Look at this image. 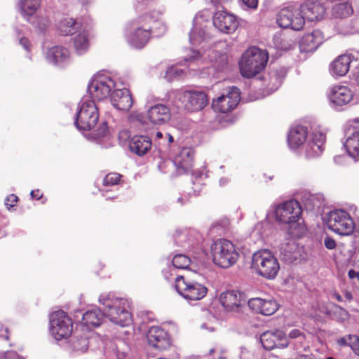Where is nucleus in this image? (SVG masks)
Masks as SVG:
<instances>
[{
	"instance_id": "19",
	"label": "nucleus",
	"mask_w": 359,
	"mask_h": 359,
	"mask_svg": "<svg viewBox=\"0 0 359 359\" xmlns=\"http://www.w3.org/2000/svg\"><path fill=\"white\" fill-rule=\"evenodd\" d=\"M213 25L221 32L230 34L236 31L238 26L236 17L226 11H217L213 16Z\"/></svg>"
},
{
	"instance_id": "54",
	"label": "nucleus",
	"mask_w": 359,
	"mask_h": 359,
	"mask_svg": "<svg viewBox=\"0 0 359 359\" xmlns=\"http://www.w3.org/2000/svg\"><path fill=\"white\" fill-rule=\"evenodd\" d=\"M17 200L18 197L14 194H11L6 198V205L10 208L13 207L15 205L14 203L16 202Z\"/></svg>"
},
{
	"instance_id": "63",
	"label": "nucleus",
	"mask_w": 359,
	"mask_h": 359,
	"mask_svg": "<svg viewBox=\"0 0 359 359\" xmlns=\"http://www.w3.org/2000/svg\"><path fill=\"white\" fill-rule=\"evenodd\" d=\"M201 329L203 330H208L209 331L212 332L214 330V327L212 326H208L205 323H203L201 325Z\"/></svg>"
},
{
	"instance_id": "7",
	"label": "nucleus",
	"mask_w": 359,
	"mask_h": 359,
	"mask_svg": "<svg viewBox=\"0 0 359 359\" xmlns=\"http://www.w3.org/2000/svg\"><path fill=\"white\" fill-rule=\"evenodd\" d=\"M327 227L342 236L351 235L355 229V222L351 215L343 210L329 212L325 217Z\"/></svg>"
},
{
	"instance_id": "17",
	"label": "nucleus",
	"mask_w": 359,
	"mask_h": 359,
	"mask_svg": "<svg viewBox=\"0 0 359 359\" xmlns=\"http://www.w3.org/2000/svg\"><path fill=\"white\" fill-rule=\"evenodd\" d=\"M41 5V0H19L18 6L22 17L29 22L38 27L41 30L45 28L48 24L46 19H41L38 22L35 18L36 12Z\"/></svg>"
},
{
	"instance_id": "29",
	"label": "nucleus",
	"mask_w": 359,
	"mask_h": 359,
	"mask_svg": "<svg viewBox=\"0 0 359 359\" xmlns=\"http://www.w3.org/2000/svg\"><path fill=\"white\" fill-rule=\"evenodd\" d=\"M351 62L352 57L351 55H340L330 64V72L334 76H344L348 72Z\"/></svg>"
},
{
	"instance_id": "55",
	"label": "nucleus",
	"mask_w": 359,
	"mask_h": 359,
	"mask_svg": "<svg viewBox=\"0 0 359 359\" xmlns=\"http://www.w3.org/2000/svg\"><path fill=\"white\" fill-rule=\"evenodd\" d=\"M243 3L248 8H256L258 0H242Z\"/></svg>"
},
{
	"instance_id": "43",
	"label": "nucleus",
	"mask_w": 359,
	"mask_h": 359,
	"mask_svg": "<svg viewBox=\"0 0 359 359\" xmlns=\"http://www.w3.org/2000/svg\"><path fill=\"white\" fill-rule=\"evenodd\" d=\"M151 25V36L153 34L155 36H161L165 34L168 30V27L164 22L155 20L152 15Z\"/></svg>"
},
{
	"instance_id": "21",
	"label": "nucleus",
	"mask_w": 359,
	"mask_h": 359,
	"mask_svg": "<svg viewBox=\"0 0 359 359\" xmlns=\"http://www.w3.org/2000/svg\"><path fill=\"white\" fill-rule=\"evenodd\" d=\"M248 305L255 312L264 316H271L278 309V303L271 297L251 298L248 300Z\"/></svg>"
},
{
	"instance_id": "44",
	"label": "nucleus",
	"mask_w": 359,
	"mask_h": 359,
	"mask_svg": "<svg viewBox=\"0 0 359 359\" xmlns=\"http://www.w3.org/2000/svg\"><path fill=\"white\" fill-rule=\"evenodd\" d=\"M88 347V341L86 338H73L71 340V348L74 352L77 353H83L87 351Z\"/></svg>"
},
{
	"instance_id": "62",
	"label": "nucleus",
	"mask_w": 359,
	"mask_h": 359,
	"mask_svg": "<svg viewBox=\"0 0 359 359\" xmlns=\"http://www.w3.org/2000/svg\"><path fill=\"white\" fill-rule=\"evenodd\" d=\"M348 276L351 279L358 278V272L355 271L354 270H350L348 273Z\"/></svg>"
},
{
	"instance_id": "33",
	"label": "nucleus",
	"mask_w": 359,
	"mask_h": 359,
	"mask_svg": "<svg viewBox=\"0 0 359 359\" xmlns=\"http://www.w3.org/2000/svg\"><path fill=\"white\" fill-rule=\"evenodd\" d=\"M194 27L189 34L190 43L193 45L200 44L205 39V25H203L202 15L197 14L193 21Z\"/></svg>"
},
{
	"instance_id": "47",
	"label": "nucleus",
	"mask_w": 359,
	"mask_h": 359,
	"mask_svg": "<svg viewBox=\"0 0 359 359\" xmlns=\"http://www.w3.org/2000/svg\"><path fill=\"white\" fill-rule=\"evenodd\" d=\"M183 74V70L177 67H170L166 71L165 77L168 81H171L175 77L181 76Z\"/></svg>"
},
{
	"instance_id": "23",
	"label": "nucleus",
	"mask_w": 359,
	"mask_h": 359,
	"mask_svg": "<svg viewBox=\"0 0 359 359\" xmlns=\"http://www.w3.org/2000/svg\"><path fill=\"white\" fill-rule=\"evenodd\" d=\"M111 103L117 110L128 111L133 104V100L128 89H116L111 93Z\"/></svg>"
},
{
	"instance_id": "20",
	"label": "nucleus",
	"mask_w": 359,
	"mask_h": 359,
	"mask_svg": "<svg viewBox=\"0 0 359 359\" xmlns=\"http://www.w3.org/2000/svg\"><path fill=\"white\" fill-rule=\"evenodd\" d=\"M260 341L266 350L287 346L288 341L285 334L281 330L267 331L260 337Z\"/></svg>"
},
{
	"instance_id": "46",
	"label": "nucleus",
	"mask_w": 359,
	"mask_h": 359,
	"mask_svg": "<svg viewBox=\"0 0 359 359\" xmlns=\"http://www.w3.org/2000/svg\"><path fill=\"white\" fill-rule=\"evenodd\" d=\"M122 175L118 173H109L105 176L103 180V184L104 186H113L118 184L121 178Z\"/></svg>"
},
{
	"instance_id": "58",
	"label": "nucleus",
	"mask_w": 359,
	"mask_h": 359,
	"mask_svg": "<svg viewBox=\"0 0 359 359\" xmlns=\"http://www.w3.org/2000/svg\"><path fill=\"white\" fill-rule=\"evenodd\" d=\"M20 44L22 45V46L26 50H29V41L26 38H22L20 40Z\"/></svg>"
},
{
	"instance_id": "14",
	"label": "nucleus",
	"mask_w": 359,
	"mask_h": 359,
	"mask_svg": "<svg viewBox=\"0 0 359 359\" xmlns=\"http://www.w3.org/2000/svg\"><path fill=\"white\" fill-rule=\"evenodd\" d=\"M241 100V92L235 86L229 87L221 96L212 100V109L217 112L228 113L234 109Z\"/></svg>"
},
{
	"instance_id": "34",
	"label": "nucleus",
	"mask_w": 359,
	"mask_h": 359,
	"mask_svg": "<svg viewBox=\"0 0 359 359\" xmlns=\"http://www.w3.org/2000/svg\"><path fill=\"white\" fill-rule=\"evenodd\" d=\"M344 147L350 156L355 158L359 156V130H356L348 135Z\"/></svg>"
},
{
	"instance_id": "59",
	"label": "nucleus",
	"mask_w": 359,
	"mask_h": 359,
	"mask_svg": "<svg viewBox=\"0 0 359 359\" xmlns=\"http://www.w3.org/2000/svg\"><path fill=\"white\" fill-rule=\"evenodd\" d=\"M353 79L355 82V83L359 86V66L356 68L353 73Z\"/></svg>"
},
{
	"instance_id": "13",
	"label": "nucleus",
	"mask_w": 359,
	"mask_h": 359,
	"mask_svg": "<svg viewBox=\"0 0 359 359\" xmlns=\"http://www.w3.org/2000/svg\"><path fill=\"white\" fill-rule=\"evenodd\" d=\"M328 98L333 107L356 104L359 103V91L354 93L346 86H334L330 89Z\"/></svg>"
},
{
	"instance_id": "49",
	"label": "nucleus",
	"mask_w": 359,
	"mask_h": 359,
	"mask_svg": "<svg viewBox=\"0 0 359 359\" xmlns=\"http://www.w3.org/2000/svg\"><path fill=\"white\" fill-rule=\"evenodd\" d=\"M332 310L336 317L339 318L340 320H344L348 317V312L344 309L342 307L337 305L332 304L331 305Z\"/></svg>"
},
{
	"instance_id": "11",
	"label": "nucleus",
	"mask_w": 359,
	"mask_h": 359,
	"mask_svg": "<svg viewBox=\"0 0 359 359\" xmlns=\"http://www.w3.org/2000/svg\"><path fill=\"white\" fill-rule=\"evenodd\" d=\"M276 21L279 27L296 31L301 30L304 26V17L297 6L282 8L277 15Z\"/></svg>"
},
{
	"instance_id": "50",
	"label": "nucleus",
	"mask_w": 359,
	"mask_h": 359,
	"mask_svg": "<svg viewBox=\"0 0 359 359\" xmlns=\"http://www.w3.org/2000/svg\"><path fill=\"white\" fill-rule=\"evenodd\" d=\"M128 121L130 123H142L144 121V116L141 113L138 111H133L128 116Z\"/></svg>"
},
{
	"instance_id": "25",
	"label": "nucleus",
	"mask_w": 359,
	"mask_h": 359,
	"mask_svg": "<svg viewBox=\"0 0 359 359\" xmlns=\"http://www.w3.org/2000/svg\"><path fill=\"white\" fill-rule=\"evenodd\" d=\"M326 140L325 133L323 131H314L311 135V139L306 142L305 146V155L306 158H314L320 156L323 149V145Z\"/></svg>"
},
{
	"instance_id": "15",
	"label": "nucleus",
	"mask_w": 359,
	"mask_h": 359,
	"mask_svg": "<svg viewBox=\"0 0 359 359\" xmlns=\"http://www.w3.org/2000/svg\"><path fill=\"white\" fill-rule=\"evenodd\" d=\"M115 88L114 81L104 75L93 78L88 85V92L93 99L102 100L107 98Z\"/></svg>"
},
{
	"instance_id": "5",
	"label": "nucleus",
	"mask_w": 359,
	"mask_h": 359,
	"mask_svg": "<svg viewBox=\"0 0 359 359\" xmlns=\"http://www.w3.org/2000/svg\"><path fill=\"white\" fill-rule=\"evenodd\" d=\"M212 259L215 264L222 268L233 265L239 257L235 245L226 239H219L211 246Z\"/></svg>"
},
{
	"instance_id": "3",
	"label": "nucleus",
	"mask_w": 359,
	"mask_h": 359,
	"mask_svg": "<svg viewBox=\"0 0 359 359\" xmlns=\"http://www.w3.org/2000/svg\"><path fill=\"white\" fill-rule=\"evenodd\" d=\"M268 53L256 47L248 49L243 55L239 62L241 75L251 78L262 71L268 61Z\"/></svg>"
},
{
	"instance_id": "53",
	"label": "nucleus",
	"mask_w": 359,
	"mask_h": 359,
	"mask_svg": "<svg viewBox=\"0 0 359 359\" xmlns=\"http://www.w3.org/2000/svg\"><path fill=\"white\" fill-rule=\"evenodd\" d=\"M324 244H325V246L329 249V250H332L335 248L336 246V242L335 241L330 238V237H326L324 240Z\"/></svg>"
},
{
	"instance_id": "56",
	"label": "nucleus",
	"mask_w": 359,
	"mask_h": 359,
	"mask_svg": "<svg viewBox=\"0 0 359 359\" xmlns=\"http://www.w3.org/2000/svg\"><path fill=\"white\" fill-rule=\"evenodd\" d=\"M107 130V126L104 123L101 126L100 128L97 130L96 135H97L98 137L104 136V135H105Z\"/></svg>"
},
{
	"instance_id": "52",
	"label": "nucleus",
	"mask_w": 359,
	"mask_h": 359,
	"mask_svg": "<svg viewBox=\"0 0 359 359\" xmlns=\"http://www.w3.org/2000/svg\"><path fill=\"white\" fill-rule=\"evenodd\" d=\"M349 34L359 33V15L354 19L352 22V27L351 30L348 31Z\"/></svg>"
},
{
	"instance_id": "24",
	"label": "nucleus",
	"mask_w": 359,
	"mask_h": 359,
	"mask_svg": "<svg viewBox=\"0 0 359 359\" xmlns=\"http://www.w3.org/2000/svg\"><path fill=\"white\" fill-rule=\"evenodd\" d=\"M147 116L151 123L161 126L166 124L170 120L171 112L166 105L157 104L149 107Z\"/></svg>"
},
{
	"instance_id": "60",
	"label": "nucleus",
	"mask_w": 359,
	"mask_h": 359,
	"mask_svg": "<svg viewBox=\"0 0 359 359\" xmlns=\"http://www.w3.org/2000/svg\"><path fill=\"white\" fill-rule=\"evenodd\" d=\"M30 195L32 196V198H36V199H39L41 197V194L39 191V190H33L31 191L30 193Z\"/></svg>"
},
{
	"instance_id": "31",
	"label": "nucleus",
	"mask_w": 359,
	"mask_h": 359,
	"mask_svg": "<svg viewBox=\"0 0 359 359\" xmlns=\"http://www.w3.org/2000/svg\"><path fill=\"white\" fill-rule=\"evenodd\" d=\"M308 136V130L305 126H296L291 128L288 137V145L291 149H295L306 142Z\"/></svg>"
},
{
	"instance_id": "2",
	"label": "nucleus",
	"mask_w": 359,
	"mask_h": 359,
	"mask_svg": "<svg viewBox=\"0 0 359 359\" xmlns=\"http://www.w3.org/2000/svg\"><path fill=\"white\" fill-rule=\"evenodd\" d=\"M151 15L145 14L131 22L128 28V42L136 48H143L151 38Z\"/></svg>"
},
{
	"instance_id": "48",
	"label": "nucleus",
	"mask_w": 359,
	"mask_h": 359,
	"mask_svg": "<svg viewBox=\"0 0 359 359\" xmlns=\"http://www.w3.org/2000/svg\"><path fill=\"white\" fill-rule=\"evenodd\" d=\"M348 346H350L354 353L359 356V337L356 335H348Z\"/></svg>"
},
{
	"instance_id": "45",
	"label": "nucleus",
	"mask_w": 359,
	"mask_h": 359,
	"mask_svg": "<svg viewBox=\"0 0 359 359\" xmlns=\"http://www.w3.org/2000/svg\"><path fill=\"white\" fill-rule=\"evenodd\" d=\"M172 266L175 269H187L191 263V259L187 255L179 254L172 258Z\"/></svg>"
},
{
	"instance_id": "28",
	"label": "nucleus",
	"mask_w": 359,
	"mask_h": 359,
	"mask_svg": "<svg viewBox=\"0 0 359 359\" xmlns=\"http://www.w3.org/2000/svg\"><path fill=\"white\" fill-rule=\"evenodd\" d=\"M48 62L59 65L67 62L70 59V53L67 48L61 46L50 48L46 52Z\"/></svg>"
},
{
	"instance_id": "30",
	"label": "nucleus",
	"mask_w": 359,
	"mask_h": 359,
	"mask_svg": "<svg viewBox=\"0 0 359 359\" xmlns=\"http://www.w3.org/2000/svg\"><path fill=\"white\" fill-rule=\"evenodd\" d=\"M151 139L144 135L133 136L129 142L130 150L140 156L147 154L151 149Z\"/></svg>"
},
{
	"instance_id": "22",
	"label": "nucleus",
	"mask_w": 359,
	"mask_h": 359,
	"mask_svg": "<svg viewBox=\"0 0 359 359\" xmlns=\"http://www.w3.org/2000/svg\"><path fill=\"white\" fill-rule=\"evenodd\" d=\"M147 338L151 346L158 349H165L171 344L168 333L158 326L151 327L147 332Z\"/></svg>"
},
{
	"instance_id": "10",
	"label": "nucleus",
	"mask_w": 359,
	"mask_h": 359,
	"mask_svg": "<svg viewBox=\"0 0 359 359\" xmlns=\"http://www.w3.org/2000/svg\"><path fill=\"white\" fill-rule=\"evenodd\" d=\"M72 330V321L63 311H55L50 316V332L56 340L67 338Z\"/></svg>"
},
{
	"instance_id": "57",
	"label": "nucleus",
	"mask_w": 359,
	"mask_h": 359,
	"mask_svg": "<svg viewBox=\"0 0 359 359\" xmlns=\"http://www.w3.org/2000/svg\"><path fill=\"white\" fill-rule=\"evenodd\" d=\"M348 335L344 337H341L337 340V344L340 346H348Z\"/></svg>"
},
{
	"instance_id": "27",
	"label": "nucleus",
	"mask_w": 359,
	"mask_h": 359,
	"mask_svg": "<svg viewBox=\"0 0 359 359\" xmlns=\"http://www.w3.org/2000/svg\"><path fill=\"white\" fill-rule=\"evenodd\" d=\"M324 36L321 31L314 30L303 36L300 41V48L304 52H312L323 43Z\"/></svg>"
},
{
	"instance_id": "40",
	"label": "nucleus",
	"mask_w": 359,
	"mask_h": 359,
	"mask_svg": "<svg viewBox=\"0 0 359 359\" xmlns=\"http://www.w3.org/2000/svg\"><path fill=\"white\" fill-rule=\"evenodd\" d=\"M297 246L292 243L283 244L280 248V255L283 258L288 262H292L297 259V253L296 252Z\"/></svg>"
},
{
	"instance_id": "38",
	"label": "nucleus",
	"mask_w": 359,
	"mask_h": 359,
	"mask_svg": "<svg viewBox=\"0 0 359 359\" xmlns=\"http://www.w3.org/2000/svg\"><path fill=\"white\" fill-rule=\"evenodd\" d=\"M80 27V25L72 18H65L60 21L58 29L61 34H73Z\"/></svg>"
},
{
	"instance_id": "64",
	"label": "nucleus",
	"mask_w": 359,
	"mask_h": 359,
	"mask_svg": "<svg viewBox=\"0 0 359 359\" xmlns=\"http://www.w3.org/2000/svg\"><path fill=\"white\" fill-rule=\"evenodd\" d=\"M332 297H334L338 302H341L342 301V297L339 294V293H337V292H333L332 294Z\"/></svg>"
},
{
	"instance_id": "1",
	"label": "nucleus",
	"mask_w": 359,
	"mask_h": 359,
	"mask_svg": "<svg viewBox=\"0 0 359 359\" xmlns=\"http://www.w3.org/2000/svg\"><path fill=\"white\" fill-rule=\"evenodd\" d=\"M99 302L104 306V313L111 322L121 327L128 326L132 323L128 299L101 295Z\"/></svg>"
},
{
	"instance_id": "9",
	"label": "nucleus",
	"mask_w": 359,
	"mask_h": 359,
	"mask_svg": "<svg viewBox=\"0 0 359 359\" xmlns=\"http://www.w3.org/2000/svg\"><path fill=\"white\" fill-rule=\"evenodd\" d=\"M187 60L191 62L196 61L198 64L203 63L205 60H208L211 64V68H214L217 71L224 69L226 66L228 61L227 55L224 52H219L215 49L212 48L204 51L203 55H201L197 50H192V55ZM207 68L208 71L202 72V75L210 74V67H208Z\"/></svg>"
},
{
	"instance_id": "35",
	"label": "nucleus",
	"mask_w": 359,
	"mask_h": 359,
	"mask_svg": "<svg viewBox=\"0 0 359 359\" xmlns=\"http://www.w3.org/2000/svg\"><path fill=\"white\" fill-rule=\"evenodd\" d=\"M73 47L78 55L86 53L89 48L88 36L86 32L83 31L72 39Z\"/></svg>"
},
{
	"instance_id": "4",
	"label": "nucleus",
	"mask_w": 359,
	"mask_h": 359,
	"mask_svg": "<svg viewBox=\"0 0 359 359\" xmlns=\"http://www.w3.org/2000/svg\"><path fill=\"white\" fill-rule=\"evenodd\" d=\"M252 268L255 272L266 279H274L280 270L277 258L269 250L255 252L252 257Z\"/></svg>"
},
{
	"instance_id": "12",
	"label": "nucleus",
	"mask_w": 359,
	"mask_h": 359,
	"mask_svg": "<svg viewBox=\"0 0 359 359\" xmlns=\"http://www.w3.org/2000/svg\"><path fill=\"white\" fill-rule=\"evenodd\" d=\"M302 208L298 201L290 200L280 203L275 208L276 219L282 223L295 224L299 219Z\"/></svg>"
},
{
	"instance_id": "37",
	"label": "nucleus",
	"mask_w": 359,
	"mask_h": 359,
	"mask_svg": "<svg viewBox=\"0 0 359 359\" xmlns=\"http://www.w3.org/2000/svg\"><path fill=\"white\" fill-rule=\"evenodd\" d=\"M111 359H124L129 351L128 344L121 339H117L111 344Z\"/></svg>"
},
{
	"instance_id": "42",
	"label": "nucleus",
	"mask_w": 359,
	"mask_h": 359,
	"mask_svg": "<svg viewBox=\"0 0 359 359\" xmlns=\"http://www.w3.org/2000/svg\"><path fill=\"white\" fill-rule=\"evenodd\" d=\"M273 43L275 46L280 50H287L294 46V41L287 39L281 34L275 35L273 37Z\"/></svg>"
},
{
	"instance_id": "6",
	"label": "nucleus",
	"mask_w": 359,
	"mask_h": 359,
	"mask_svg": "<svg viewBox=\"0 0 359 359\" xmlns=\"http://www.w3.org/2000/svg\"><path fill=\"white\" fill-rule=\"evenodd\" d=\"M175 287L178 294L187 301L201 300L208 292L204 285L191 280L187 276H177Z\"/></svg>"
},
{
	"instance_id": "26",
	"label": "nucleus",
	"mask_w": 359,
	"mask_h": 359,
	"mask_svg": "<svg viewBox=\"0 0 359 359\" xmlns=\"http://www.w3.org/2000/svg\"><path fill=\"white\" fill-rule=\"evenodd\" d=\"M299 8L304 20L307 19L309 21L322 19L325 13V7L318 1L309 0L302 4Z\"/></svg>"
},
{
	"instance_id": "51",
	"label": "nucleus",
	"mask_w": 359,
	"mask_h": 359,
	"mask_svg": "<svg viewBox=\"0 0 359 359\" xmlns=\"http://www.w3.org/2000/svg\"><path fill=\"white\" fill-rule=\"evenodd\" d=\"M175 268L172 266V268L170 267L168 269H165L163 271V275L165 279L168 280H171L172 279L175 280V278L178 275L173 274V271H175Z\"/></svg>"
},
{
	"instance_id": "41",
	"label": "nucleus",
	"mask_w": 359,
	"mask_h": 359,
	"mask_svg": "<svg viewBox=\"0 0 359 359\" xmlns=\"http://www.w3.org/2000/svg\"><path fill=\"white\" fill-rule=\"evenodd\" d=\"M288 337L296 340L297 343L299 344L297 348H302L305 351L309 346L305 332L299 329L292 330L288 334Z\"/></svg>"
},
{
	"instance_id": "39",
	"label": "nucleus",
	"mask_w": 359,
	"mask_h": 359,
	"mask_svg": "<svg viewBox=\"0 0 359 359\" xmlns=\"http://www.w3.org/2000/svg\"><path fill=\"white\" fill-rule=\"evenodd\" d=\"M353 13V9L348 2L336 4L332 8V15L335 18H344L350 16Z\"/></svg>"
},
{
	"instance_id": "18",
	"label": "nucleus",
	"mask_w": 359,
	"mask_h": 359,
	"mask_svg": "<svg viewBox=\"0 0 359 359\" xmlns=\"http://www.w3.org/2000/svg\"><path fill=\"white\" fill-rule=\"evenodd\" d=\"M179 100L189 111L201 110L208 104L207 96L201 91H184L180 94Z\"/></svg>"
},
{
	"instance_id": "36",
	"label": "nucleus",
	"mask_w": 359,
	"mask_h": 359,
	"mask_svg": "<svg viewBox=\"0 0 359 359\" xmlns=\"http://www.w3.org/2000/svg\"><path fill=\"white\" fill-rule=\"evenodd\" d=\"M104 314L100 309L88 311L83 315V323L86 326L97 327L101 324Z\"/></svg>"
},
{
	"instance_id": "32",
	"label": "nucleus",
	"mask_w": 359,
	"mask_h": 359,
	"mask_svg": "<svg viewBox=\"0 0 359 359\" xmlns=\"http://www.w3.org/2000/svg\"><path fill=\"white\" fill-rule=\"evenodd\" d=\"M194 151L191 148L182 149L175 159L179 173L188 172L193 165Z\"/></svg>"
},
{
	"instance_id": "8",
	"label": "nucleus",
	"mask_w": 359,
	"mask_h": 359,
	"mask_svg": "<svg viewBox=\"0 0 359 359\" xmlns=\"http://www.w3.org/2000/svg\"><path fill=\"white\" fill-rule=\"evenodd\" d=\"M98 109L95 102L89 99H83L79 106L75 125L79 130H90L98 121Z\"/></svg>"
},
{
	"instance_id": "61",
	"label": "nucleus",
	"mask_w": 359,
	"mask_h": 359,
	"mask_svg": "<svg viewBox=\"0 0 359 359\" xmlns=\"http://www.w3.org/2000/svg\"><path fill=\"white\" fill-rule=\"evenodd\" d=\"M271 79H274V80L276 81V86L275 88V89H277L278 88V86H280L281 84V82H282V79L278 77L276 75L273 74V75H271Z\"/></svg>"
},
{
	"instance_id": "16",
	"label": "nucleus",
	"mask_w": 359,
	"mask_h": 359,
	"mask_svg": "<svg viewBox=\"0 0 359 359\" xmlns=\"http://www.w3.org/2000/svg\"><path fill=\"white\" fill-rule=\"evenodd\" d=\"M219 300L225 311L231 313L242 312L246 302L243 294L236 290L221 293Z\"/></svg>"
}]
</instances>
